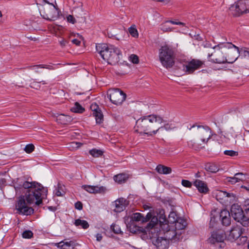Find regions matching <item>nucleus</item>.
Listing matches in <instances>:
<instances>
[{
    "label": "nucleus",
    "instance_id": "1",
    "mask_svg": "<svg viewBox=\"0 0 249 249\" xmlns=\"http://www.w3.org/2000/svg\"><path fill=\"white\" fill-rule=\"evenodd\" d=\"M20 189L24 190L25 194L20 196H23L29 205L35 203L36 205L39 206L42 204V200L47 197V188L37 182L24 181L22 185L15 186L16 191Z\"/></svg>",
    "mask_w": 249,
    "mask_h": 249
},
{
    "label": "nucleus",
    "instance_id": "2",
    "mask_svg": "<svg viewBox=\"0 0 249 249\" xmlns=\"http://www.w3.org/2000/svg\"><path fill=\"white\" fill-rule=\"evenodd\" d=\"M164 122L162 118L156 115L144 116L139 119L136 123V131L141 134L152 136L157 133V124Z\"/></svg>",
    "mask_w": 249,
    "mask_h": 249
},
{
    "label": "nucleus",
    "instance_id": "3",
    "mask_svg": "<svg viewBox=\"0 0 249 249\" xmlns=\"http://www.w3.org/2000/svg\"><path fill=\"white\" fill-rule=\"evenodd\" d=\"M232 47L236 49L238 53H240L239 48L231 43H221L213 47L215 49L214 54H208V57L213 56V57L211 59V61L219 64H223L225 63H232L237 59V57L236 55L232 57H230L229 55L227 56V54H232L230 48Z\"/></svg>",
    "mask_w": 249,
    "mask_h": 249
},
{
    "label": "nucleus",
    "instance_id": "4",
    "mask_svg": "<svg viewBox=\"0 0 249 249\" xmlns=\"http://www.w3.org/2000/svg\"><path fill=\"white\" fill-rule=\"evenodd\" d=\"M96 49L102 58L108 64L112 65L117 64L122 56L121 50L112 45L98 44L96 46Z\"/></svg>",
    "mask_w": 249,
    "mask_h": 249
},
{
    "label": "nucleus",
    "instance_id": "5",
    "mask_svg": "<svg viewBox=\"0 0 249 249\" xmlns=\"http://www.w3.org/2000/svg\"><path fill=\"white\" fill-rule=\"evenodd\" d=\"M230 213L235 220L245 226L249 220V200L245 201L244 211L239 205L234 204L231 207Z\"/></svg>",
    "mask_w": 249,
    "mask_h": 249
},
{
    "label": "nucleus",
    "instance_id": "6",
    "mask_svg": "<svg viewBox=\"0 0 249 249\" xmlns=\"http://www.w3.org/2000/svg\"><path fill=\"white\" fill-rule=\"evenodd\" d=\"M37 2H40V4L41 3L49 4V5H43L42 9L40 10L41 16L43 18L48 20H54L58 18V9L53 3H50L46 0H37ZM37 4L39 3H37Z\"/></svg>",
    "mask_w": 249,
    "mask_h": 249
},
{
    "label": "nucleus",
    "instance_id": "7",
    "mask_svg": "<svg viewBox=\"0 0 249 249\" xmlns=\"http://www.w3.org/2000/svg\"><path fill=\"white\" fill-rule=\"evenodd\" d=\"M159 58L162 65L166 68H171L174 64V52L167 45L160 49Z\"/></svg>",
    "mask_w": 249,
    "mask_h": 249
},
{
    "label": "nucleus",
    "instance_id": "8",
    "mask_svg": "<svg viewBox=\"0 0 249 249\" xmlns=\"http://www.w3.org/2000/svg\"><path fill=\"white\" fill-rule=\"evenodd\" d=\"M230 10L234 16L249 13V0H239L230 7Z\"/></svg>",
    "mask_w": 249,
    "mask_h": 249
},
{
    "label": "nucleus",
    "instance_id": "9",
    "mask_svg": "<svg viewBox=\"0 0 249 249\" xmlns=\"http://www.w3.org/2000/svg\"><path fill=\"white\" fill-rule=\"evenodd\" d=\"M107 96L110 101L116 105H121L125 99L126 94L119 89H110Z\"/></svg>",
    "mask_w": 249,
    "mask_h": 249
},
{
    "label": "nucleus",
    "instance_id": "10",
    "mask_svg": "<svg viewBox=\"0 0 249 249\" xmlns=\"http://www.w3.org/2000/svg\"><path fill=\"white\" fill-rule=\"evenodd\" d=\"M27 201L24 200L23 196H19L16 204V210L20 214L30 215L34 213V210L27 206Z\"/></svg>",
    "mask_w": 249,
    "mask_h": 249
},
{
    "label": "nucleus",
    "instance_id": "11",
    "mask_svg": "<svg viewBox=\"0 0 249 249\" xmlns=\"http://www.w3.org/2000/svg\"><path fill=\"white\" fill-rule=\"evenodd\" d=\"M196 127H197L196 132L199 135V138L200 139L201 142L203 143H207L211 138L210 128L208 126L204 127L203 125H196V124L192 125L190 128L188 127V128L191 130Z\"/></svg>",
    "mask_w": 249,
    "mask_h": 249
},
{
    "label": "nucleus",
    "instance_id": "12",
    "mask_svg": "<svg viewBox=\"0 0 249 249\" xmlns=\"http://www.w3.org/2000/svg\"><path fill=\"white\" fill-rule=\"evenodd\" d=\"M204 62L198 59H192L183 65L182 70L188 74L192 73L195 71L202 67Z\"/></svg>",
    "mask_w": 249,
    "mask_h": 249
},
{
    "label": "nucleus",
    "instance_id": "13",
    "mask_svg": "<svg viewBox=\"0 0 249 249\" xmlns=\"http://www.w3.org/2000/svg\"><path fill=\"white\" fill-rule=\"evenodd\" d=\"M215 197L221 203L223 202H231L235 199V196L233 193H229L226 191L217 190L215 193Z\"/></svg>",
    "mask_w": 249,
    "mask_h": 249
},
{
    "label": "nucleus",
    "instance_id": "14",
    "mask_svg": "<svg viewBox=\"0 0 249 249\" xmlns=\"http://www.w3.org/2000/svg\"><path fill=\"white\" fill-rule=\"evenodd\" d=\"M174 223L175 224V231H172L174 235L171 237V239L178 240L181 234V232L180 231L185 228L186 222L183 219L179 218Z\"/></svg>",
    "mask_w": 249,
    "mask_h": 249
},
{
    "label": "nucleus",
    "instance_id": "15",
    "mask_svg": "<svg viewBox=\"0 0 249 249\" xmlns=\"http://www.w3.org/2000/svg\"><path fill=\"white\" fill-rule=\"evenodd\" d=\"M90 108L93 111V115L95 118L96 123L99 124L103 123L104 116L99 106L96 103L92 104Z\"/></svg>",
    "mask_w": 249,
    "mask_h": 249
},
{
    "label": "nucleus",
    "instance_id": "16",
    "mask_svg": "<svg viewBox=\"0 0 249 249\" xmlns=\"http://www.w3.org/2000/svg\"><path fill=\"white\" fill-rule=\"evenodd\" d=\"M246 229L245 228H242L240 226H237L231 230L230 235L234 239H237L239 237H241V238L244 239V241H245L247 240V236L243 235Z\"/></svg>",
    "mask_w": 249,
    "mask_h": 249
},
{
    "label": "nucleus",
    "instance_id": "17",
    "mask_svg": "<svg viewBox=\"0 0 249 249\" xmlns=\"http://www.w3.org/2000/svg\"><path fill=\"white\" fill-rule=\"evenodd\" d=\"M225 239V234L223 232L219 231H213L211 237L209 238V241L211 244L216 243H222Z\"/></svg>",
    "mask_w": 249,
    "mask_h": 249
},
{
    "label": "nucleus",
    "instance_id": "18",
    "mask_svg": "<svg viewBox=\"0 0 249 249\" xmlns=\"http://www.w3.org/2000/svg\"><path fill=\"white\" fill-rule=\"evenodd\" d=\"M52 244L60 249H73L75 244L73 241H68L66 240L61 241L59 243H53Z\"/></svg>",
    "mask_w": 249,
    "mask_h": 249
},
{
    "label": "nucleus",
    "instance_id": "19",
    "mask_svg": "<svg viewBox=\"0 0 249 249\" xmlns=\"http://www.w3.org/2000/svg\"><path fill=\"white\" fill-rule=\"evenodd\" d=\"M128 201L124 198H120L114 202L115 209L114 211L120 213L125 209V207L128 205Z\"/></svg>",
    "mask_w": 249,
    "mask_h": 249
},
{
    "label": "nucleus",
    "instance_id": "20",
    "mask_svg": "<svg viewBox=\"0 0 249 249\" xmlns=\"http://www.w3.org/2000/svg\"><path fill=\"white\" fill-rule=\"evenodd\" d=\"M153 244L158 249H166L168 247L169 241L161 237H158L153 240Z\"/></svg>",
    "mask_w": 249,
    "mask_h": 249
},
{
    "label": "nucleus",
    "instance_id": "21",
    "mask_svg": "<svg viewBox=\"0 0 249 249\" xmlns=\"http://www.w3.org/2000/svg\"><path fill=\"white\" fill-rule=\"evenodd\" d=\"M231 213L227 210H223L220 213L221 223L223 226H228L231 224Z\"/></svg>",
    "mask_w": 249,
    "mask_h": 249
},
{
    "label": "nucleus",
    "instance_id": "22",
    "mask_svg": "<svg viewBox=\"0 0 249 249\" xmlns=\"http://www.w3.org/2000/svg\"><path fill=\"white\" fill-rule=\"evenodd\" d=\"M194 185L200 193L206 194L209 191V188L206 183L199 179H196L194 182Z\"/></svg>",
    "mask_w": 249,
    "mask_h": 249
},
{
    "label": "nucleus",
    "instance_id": "23",
    "mask_svg": "<svg viewBox=\"0 0 249 249\" xmlns=\"http://www.w3.org/2000/svg\"><path fill=\"white\" fill-rule=\"evenodd\" d=\"M152 214L148 213L145 217L140 213H133L131 216V219L135 221H142V223L146 222L149 221L151 218Z\"/></svg>",
    "mask_w": 249,
    "mask_h": 249
},
{
    "label": "nucleus",
    "instance_id": "24",
    "mask_svg": "<svg viewBox=\"0 0 249 249\" xmlns=\"http://www.w3.org/2000/svg\"><path fill=\"white\" fill-rule=\"evenodd\" d=\"M168 23H171L175 25H180L185 26V23L181 22H176L173 20H168L164 23L162 24L160 26V29L163 32H171L173 31V29L167 26Z\"/></svg>",
    "mask_w": 249,
    "mask_h": 249
},
{
    "label": "nucleus",
    "instance_id": "25",
    "mask_svg": "<svg viewBox=\"0 0 249 249\" xmlns=\"http://www.w3.org/2000/svg\"><path fill=\"white\" fill-rule=\"evenodd\" d=\"M84 190L89 193H98L101 192L103 190V187H98L97 186L83 185L82 186Z\"/></svg>",
    "mask_w": 249,
    "mask_h": 249
},
{
    "label": "nucleus",
    "instance_id": "26",
    "mask_svg": "<svg viewBox=\"0 0 249 249\" xmlns=\"http://www.w3.org/2000/svg\"><path fill=\"white\" fill-rule=\"evenodd\" d=\"M56 120L58 123L67 124L71 122L72 119L69 115L60 114L57 117Z\"/></svg>",
    "mask_w": 249,
    "mask_h": 249
},
{
    "label": "nucleus",
    "instance_id": "27",
    "mask_svg": "<svg viewBox=\"0 0 249 249\" xmlns=\"http://www.w3.org/2000/svg\"><path fill=\"white\" fill-rule=\"evenodd\" d=\"M156 170L158 173L161 174H169L172 172L171 168L161 164H159L157 166Z\"/></svg>",
    "mask_w": 249,
    "mask_h": 249
},
{
    "label": "nucleus",
    "instance_id": "28",
    "mask_svg": "<svg viewBox=\"0 0 249 249\" xmlns=\"http://www.w3.org/2000/svg\"><path fill=\"white\" fill-rule=\"evenodd\" d=\"M128 178L127 175L125 174H119L114 176L113 178L115 182L121 184L124 182Z\"/></svg>",
    "mask_w": 249,
    "mask_h": 249
},
{
    "label": "nucleus",
    "instance_id": "29",
    "mask_svg": "<svg viewBox=\"0 0 249 249\" xmlns=\"http://www.w3.org/2000/svg\"><path fill=\"white\" fill-rule=\"evenodd\" d=\"M205 169L209 172L215 173L218 172L219 168L218 165L215 163H207L205 165Z\"/></svg>",
    "mask_w": 249,
    "mask_h": 249
},
{
    "label": "nucleus",
    "instance_id": "30",
    "mask_svg": "<svg viewBox=\"0 0 249 249\" xmlns=\"http://www.w3.org/2000/svg\"><path fill=\"white\" fill-rule=\"evenodd\" d=\"M158 221L161 226L162 225L167 224L168 223V219H166V216L164 214V212L163 210L160 211V213L158 215Z\"/></svg>",
    "mask_w": 249,
    "mask_h": 249
},
{
    "label": "nucleus",
    "instance_id": "31",
    "mask_svg": "<svg viewBox=\"0 0 249 249\" xmlns=\"http://www.w3.org/2000/svg\"><path fill=\"white\" fill-rule=\"evenodd\" d=\"M188 145L190 148L194 149L196 150L202 148V147L200 146L201 145V143L199 142L198 141H189L188 142ZM203 147H204V146H203Z\"/></svg>",
    "mask_w": 249,
    "mask_h": 249
},
{
    "label": "nucleus",
    "instance_id": "32",
    "mask_svg": "<svg viewBox=\"0 0 249 249\" xmlns=\"http://www.w3.org/2000/svg\"><path fill=\"white\" fill-rule=\"evenodd\" d=\"M74 225L76 226H81L84 229H87L89 227V224L87 221L80 219H76Z\"/></svg>",
    "mask_w": 249,
    "mask_h": 249
},
{
    "label": "nucleus",
    "instance_id": "33",
    "mask_svg": "<svg viewBox=\"0 0 249 249\" xmlns=\"http://www.w3.org/2000/svg\"><path fill=\"white\" fill-rule=\"evenodd\" d=\"M127 229L129 230L130 232L136 233L138 232L141 231L142 228L139 226H136L134 222L129 224L127 226Z\"/></svg>",
    "mask_w": 249,
    "mask_h": 249
},
{
    "label": "nucleus",
    "instance_id": "34",
    "mask_svg": "<svg viewBox=\"0 0 249 249\" xmlns=\"http://www.w3.org/2000/svg\"><path fill=\"white\" fill-rule=\"evenodd\" d=\"M71 110L73 112L82 113L85 111V108L78 102H75L74 106L71 108Z\"/></svg>",
    "mask_w": 249,
    "mask_h": 249
},
{
    "label": "nucleus",
    "instance_id": "35",
    "mask_svg": "<svg viewBox=\"0 0 249 249\" xmlns=\"http://www.w3.org/2000/svg\"><path fill=\"white\" fill-rule=\"evenodd\" d=\"M43 68V69H47L49 70H53V67L52 65H44V64H39V65H36L33 66H30L27 67V69L30 70H34L35 68Z\"/></svg>",
    "mask_w": 249,
    "mask_h": 249
},
{
    "label": "nucleus",
    "instance_id": "36",
    "mask_svg": "<svg viewBox=\"0 0 249 249\" xmlns=\"http://www.w3.org/2000/svg\"><path fill=\"white\" fill-rule=\"evenodd\" d=\"M89 154L93 157L98 158L101 157L103 154V152L99 149H92L89 151Z\"/></svg>",
    "mask_w": 249,
    "mask_h": 249
},
{
    "label": "nucleus",
    "instance_id": "37",
    "mask_svg": "<svg viewBox=\"0 0 249 249\" xmlns=\"http://www.w3.org/2000/svg\"><path fill=\"white\" fill-rule=\"evenodd\" d=\"M151 221L148 223L146 228L147 229H152L159 222L158 217L156 216H151Z\"/></svg>",
    "mask_w": 249,
    "mask_h": 249
},
{
    "label": "nucleus",
    "instance_id": "38",
    "mask_svg": "<svg viewBox=\"0 0 249 249\" xmlns=\"http://www.w3.org/2000/svg\"><path fill=\"white\" fill-rule=\"evenodd\" d=\"M64 187L61 185L60 183L57 184V188L55 189V194L57 196H63L65 194L64 191Z\"/></svg>",
    "mask_w": 249,
    "mask_h": 249
},
{
    "label": "nucleus",
    "instance_id": "39",
    "mask_svg": "<svg viewBox=\"0 0 249 249\" xmlns=\"http://www.w3.org/2000/svg\"><path fill=\"white\" fill-rule=\"evenodd\" d=\"M179 218L177 217L176 213L174 212H171L169 214L168 222L170 223H174Z\"/></svg>",
    "mask_w": 249,
    "mask_h": 249
},
{
    "label": "nucleus",
    "instance_id": "40",
    "mask_svg": "<svg viewBox=\"0 0 249 249\" xmlns=\"http://www.w3.org/2000/svg\"><path fill=\"white\" fill-rule=\"evenodd\" d=\"M128 31L129 34L133 37H137L138 36V31L136 29V26L135 25L131 26L130 28H129Z\"/></svg>",
    "mask_w": 249,
    "mask_h": 249
},
{
    "label": "nucleus",
    "instance_id": "41",
    "mask_svg": "<svg viewBox=\"0 0 249 249\" xmlns=\"http://www.w3.org/2000/svg\"><path fill=\"white\" fill-rule=\"evenodd\" d=\"M82 143L78 142H73L70 143V147L69 148L71 150H74L79 148L81 145Z\"/></svg>",
    "mask_w": 249,
    "mask_h": 249
},
{
    "label": "nucleus",
    "instance_id": "42",
    "mask_svg": "<svg viewBox=\"0 0 249 249\" xmlns=\"http://www.w3.org/2000/svg\"><path fill=\"white\" fill-rule=\"evenodd\" d=\"M172 128V125L171 124H169V123H167L164 124L163 126L158 127L157 126V128L156 129V130L157 131V132L159 131L162 130L163 129H165L167 131L171 130Z\"/></svg>",
    "mask_w": 249,
    "mask_h": 249
},
{
    "label": "nucleus",
    "instance_id": "43",
    "mask_svg": "<svg viewBox=\"0 0 249 249\" xmlns=\"http://www.w3.org/2000/svg\"><path fill=\"white\" fill-rule=\"evenodd\" d=\"M110 230L115 234H119L121 232L120 228L116 224H112L110 226Z\"/></svg>",
    "mask_w": 249,
    "mask_h": 249
},
{
    "label": "nucleus",
    "instance_id": "44",
    "mask_svg": "<svg viewBox=\"0 0 249 249\" xmlns=\"http://www.w3.org/2000/svg\"><path fill=\"white\" fill-rule=\"evenodd\" d=\"M240 53L243 55L245 57H249V48L244 47L239 49Z\"/></svg>",
    "mask_w": 249,
    "mask_h": 249
},
{
    "label": "nucleus",
    "instance_id": "45",
    "mask_svg": "<svg viewBox=\"0 0 249 249\" xmlns=\"http://www.w3.org/2000/svg\"><path fill=\"white\" fill-rule=\"evenodd\" d=\"M22 237L24 238H31L33 236V232L30 230H26L23 232Z\"/></svg>",
    "mask_w": 249,
    "mask_h": 249
},
{
    "label": "nucleus",
    "instance_id": "46",
    "mask_svg": "<svg viewBox=\"0 0 249 249\" xmlns=\"http://www.w3.org/2000/svg\"><path fill=\"white\" fill-rule=\"evenodd\" d=\"M35 149L34 145L31 143L26 145L24 150L27 153H32Z\"/></svg>",
    "mask_w": 249,
    "mask_h": 249
},
{
    "label": "nucleus",
    "instance_id": "47",
    "mask_svg": "<svg viewBox=\"0 0 249 249\" xmlns=\"http://www.w3.org/2000/svg\"><path fill=\"white\" fill-rule=\"evenodd\" d=\"M224 154L231 157L237 156L238 154V152L233 150H225L224 152Z\"/></svg>",
    "mask_w": 249,
    "mask_h": 249
},
{
    "label": "nucleus",
    "instance_id": "48",
    "mask_svg": "<svg viewBox=\"0 0 249 249\" xmlns=\"http://www.w3.org/2000/svg\"><path fill=\"white\" fill-rule=\"evenodd\" d=\"M129 60L134 64H138L139 63V57L136 54H131L129 56Z\"/></svg>",
    "mask_w": 249,
    "mask_h": 249
},
{
    "label": "nucleus",
    "instance_id": "49",
    "mask_svg": "<svg viewBox=\"0 0 249 249\" xmlns=\"http://www.w3.org/2000/svg\"><path fill=\"white\" fill-rule=\"evenodd\" d=\"M228 181L230 182L231 184H235L236 182H239V180H242V178H236L235 175L233 177H229Z\"/></svg>",
    "mask_w": 249,
    "mask_h": 249
},
{
    "label": "nucleus",
    "instance_id": "50",
    "mask_svg": "<svg viewBox=\"0 0 249 249\" xmlns=\"http://www.w3.org/2000/svg\"><path fill=\"white\" fill-rule=\"evenodd\" d=\"M61 47H65L69 43V41L63 38H60L58 41Z\"/></svg>",
    "mask_w": 249,
    "mask_h": 249
},
{
    "label": "nucleus",
    "instance_id": "51",
    "mask_svg": "<svg viewBox=\"0 0 249 249\" xmlns=\"http://www.w3.org/2000/svg\"><path fill=\"white\" fill-rule=\"evenodd\" d=\"M181 184L183 186L188 188H191L192 185V184L190 181L185 179L182 180Z\"/></svg>",
    "mask_w": 249,
    "mask_h": 249
},
{
    "label": "nucleus",
    "instance_id": "52",
    "mask_svg": "<svg viewBox=\"0 0 249 249\" xmlns=\"http://www.w3.org/2000/svg\"><path fill=\"white\" fill-rule=\"evenodd\" d=\"M30 87L34 89H38L40 88L39 83L34 81L33 82L31 83Z\"/></svg>",
    "mask_w": 249,
    "mask_h": 249
},
{
    "label": "nucleus",
    "instance_id": "53",
    "mask_svg": "<svg viewBox=\"0 0 249 249\" xmlns=\"http://www.w3.org/2000/svg\"><path fill=\"white\" fill-rule=\"evenodd\" d=\"M235 176L236 178H242V180H239V181H243L246 179L245 177V175H244L242 173H238L235 174Z\"/></svg>",
    "mask_w": 249,
    "mask_h": 249
},
{
    "label": "nucleus",
    "instance_id": "54",
    "mask_svg": "<svg viewBox=\"0 0 249 249\" xmlns=\"http://www.w3.org/2000/svg\"><path fill=\"white\" fill-rule=\"evenodd\" d=\"M75 208L79 210H81L83 209V204L80 201H77L75 203Z\"/></svg>",
    "mask_w": 249,
    "mask_h": 249
},
{
    "label": "nucleus",
    "instance_id": "55",
    "mask_svg": "<svg viewBox=\"0 0 249 249\" xmlns=\"http://www.w3.org/2000/svg\"><path fill=\"white\" fill-rule=\"evenodd\" d=\"M67 20L68 22H71L72 23H74L75 22V18L71 15H69L67 17Z\"/></svg>",
    "mask_w": 249,
    "mask_h": 249
},
{
    "label": "nucleus",
    "instance_id": "56",
    "mask_svg": "<svg viewBox=\"0 0 249 249\" xmlns=\"http://www.w3.org/2000/svg\"><path fill=\"white\" fill-rule=\"evenodd\" d=\"M231 52H232V54H231V53L229 54L230 57H234L235 55H236V57L238 58L237 54H239V53H238L237 51V53H236L235 52H233L232 51H231ZM228 55H229V54H227V56H228Z\"/></svg>",
    "mask_w": 249,
    "mask_h": 249
},
{
    "label": "nucleus",
    "instance_id": "57",
    "mask_svg": "<svg viewBox=\"0 0 249 249\" xmlns=\"http://www.w3.org/2000/svg\"><path fill=\"white\" fill-rule=\"evenodd\" d=\"M71 42L77 46H79L81 44V41L77 39H72Z\"/></svg>",
    "mask_w": 249,
    "mask_h": 249
},
{
    "label": "nucleus",
    "instance_id": "58",
    "mask_svg": "<svg viewBox=\"0 0 249 249\" xmlns=\"http://www.w3.org/2000/svg\"><path fill=\"white\" fill-rule=\"evenodd\" d=\"M96 240L97 241H101L102 239V235L100 233H97L96 235Z\"/></svg>",
    "mask_w": 249,
    "mask_h": 249
},
{
    "label": "nucleus",
    "instance_id": "59",
    "mask_svg": "<svg viewBox=\"0 0 249 249\" xmlns=\"http://www.w3.org/2000/svg\"><path fill=\"white\" fill-rule=\"evenodd\" d=\"M49 209L52 211H55L56 210V208L53 206H50L49 207Z\"/></svg>",
    "mask_w": 249,
    "mask_h": 249
},
{
    "label": "nucleus",
    "instance_id": "60",
    "mask_svg": "<svg viewBox=\"0 0 249 249\" xmlns=\"http://www.w3.org/2000/svg\"><path fill=\"white\" fill-rule=\"evenodd\" d=\"M242 187L246 189L248 191H249V184L247 186H242Z\"/></svg>",
    "mask_w": 249,
    "mask_h": 249
},
{
    "label": "nucleus",
    "instance_id": "61",
    "mask_svg": "<svg viewBox=\"0 0 249 249\" xmlns=\"http://www.w3.org/2000/svg\"><path fill=\"white\" fill-rule=\"evenodd\" d=\"M39 84H40V83H42L43 85H45V84H47V83H46V81H41V82H39Z\"/></svg>",
    "mask_w": 249,
    "mask_h": 249
},
{
    "label": "nucleus",
    "instance_id": "62",
    "mask_svg": "<svg viewBox=\"0 0 249 249\" xmlns=\"http://www.w3.org/2000/svg\"><path fill=\"white\" fill-rule=\"evenodd\" d=\"M160 2H168L169 0H158Z\"/></svg>",
    "mask_w": 249,
    "mask_h": 249
},
{
    "label": "nucleus",
    "instance_id": "63",
    "mask_svg": "<svg viewBox=\"0 0 249 249\" xmlns=\"http://www.w3.org/2000/svg\"><path fill=\"white\" fill-rule=\"evenodd\" d=\"M196 177L197 178H199L200 177L199 175V172H198L196 174Z\"/></svg>",
    "mask_w": 249,
    "mask_h": 249
},
{
    "label": "nucleus",
    "instance_id": "64",
    "mask_svg": "<svg viewBox=\"0 0 249 249\" xmlns=\"http://www.w3.org/2000/svg\"><path fill=\"white\" fill-rule=\"evenodd\" d=\"M2 17V14L1 11H0V17Z\"/></svg>",
    "mask_w": 249,
    "mask_h": 249
}]
</instances>
